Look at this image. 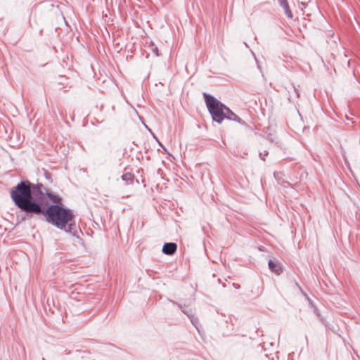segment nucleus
Wrapping results in <instances>:
<instances>
[{
    "instance_id": "nucleus-1",
    "label": "nucleus",
    "mask_w": 360,
    "mask_h": 360,
    "mask_svg": "<svg viewBox=\"0 0 360 360\" xmlns=\"http://www.w3.org/2000/svg\"><path fill=\"white\" fill-rule=\"evenodd\" d=\"M11 198L19 210L20 221L44 217L46 221L60 230L79 238L82 231L75 222L72 211L65 207L58 195L41 183L21 180L10 191Z\"/></svg>"
},
{
    "instance_id": "nucleus-2",
    "label": "nucleus",
    "mask_w": 360,
    "mask_h": 360,
    "mask_svg": "<svg viewBox=\"0 0 360 360\" xmlns=\"http://www.w3.org/2000/svg\"><path fill=\"white\" fill-rule=\"evenodd\" d=\"M202 95L213 121L219 124L221 123L225 119L224 114L227 106L208 93L204 92Z\"/></svg>"
},
{
    "instance_id": "nucleus-3",
    "label": "nucleus",
    "mask_w": 360,
    "mask_h": 360,
    "mask_svg": "<svg viewBox=\"0 0 360 360\" xmlns=\"http://www.w3.org/2000/svg\"><path fill=\"white\" fill-rule=\"evenodd\" d=\"M224 115L226 119L235 121L241 125L249 127L248 124L240 117H239L235 112H233L229 107L226 108Z\"/></svg>"
},
{
    "instance_id": "nucleus-4",
    "label": "nucleus",
    "mask_w": 360,
    "mask_h": 360,
    "mask_svg": "<svg viewBox=\"0 0 360 360\" xmlns=\"http://www.w3.org/2000/svg\"><path fill=\"white\" fill-rule=\"evenodd\" d=\"M268 266L271 271L276 275H280L283 271V267L281 262L269 259L268 262Z\"/></svg>"
},
{
    "instance_id": "nucleus-5",
    "label": "nucleus",
    "mask_w": 360,
    "mask_h": 360,
    "mask_svg": "<svg viewBox=\"0 0 360 360\" xmlns=\"http://www.w3.org/2000/svg\"><path fill=\"white\" fill-rule=\"evenodd\" d=\"M177 250V245L176 243L169 242V243H165L162 252L167 255H173Z\"/></svg>"
},
{
    "instance_id": "nucleus-6",
    "label": "nucleus",
    "mask_w": 360,
    "mask_h": 360,
    "mask_svg": "<svg viewBox=\"0 0 360 360\" xmlns=\"http://www.w3.org/2000/svg\"><path fill=\"white\" fill-rule=\"evenodd\" d=\"M169 301L174 305H176L181 309V311L188 316V319L194 315V312L192 309L188 307H183L182 304L174 300H169Z\"/></svg>"
},
{
    "instance_id": "nucleus-7",
    "label": "nucleus",
    "mask_w": 360,
    "mask_h": 360,
    "mask_svg": "<svg viewBox=\"0 0 360 360\" xmlns=\"http://www.w3.org/2000/svg\"><path fill=\"white\" fill-rule=\"evenodd\" d=\"M122 181H126L128 184H131L134 182V175L130 172H127L121 176Z\"/></svg>"
},
{
    "instance_id": "nucleus-8",
    "label": "nucleus",
    "mask_w": 360,
    "mask_h": 360,
    "mask_svg": "<svg viewBox=\"0 0 360 360\" xmlns=\"http://www.w3.org/2000/svg\"><path fill=\"white\" fill-rule=\"evenodd\" d=\"M281 7L283 8L284 13L286 15V16L288 18H292V16H293L292 13L288 3H287L286 4H285L284 6H283Z\"/></svg>"
},
{
    "instance_id": "nucleus-9",
    "label": "nucleus",
    "mask_w": 360,
    "mask_h": 360,
    "mask_svg": "<svg viewBox=\"0 0 360 360\" xmlns=\"http://www.w3.org/2000/svg\"><path fill=\"white\" fill-rule=\"evenodd\" d=\"M189 319L191 323L193 325V326L197 329L198 331H199L200 323L198 319L196 316H195L194 314L193 316L189 318Z\"/></svg>"
},
{
    "instance_id": "nucleus-10",
    "label": "nucleus",
    "mask_w": 360,
    "mask_h": 360,
    "mask_svg": "<svg viewBox=\"0 0 360 360\" xmlns=\"http://www.w3.org/2000/svg\"><path fill=\"white\" fill-rule=\"evenodd\" d=\"M303 296L304 297V298L307 300L309 304L313 307H314V305H316L314 304V302H313V300L309 297V295L306 293V292H303Z\"/></svg>"
},
{
    "instance_id": "nucleus-11",
    "label": "nucleus",
    "mask_w": 360,
    "mask_h": 360,
    "mask_svg": "<svg viewBox=\"0 0 360 360\" xmlns=\"http://www.w3.org/2000/svg\"><path fill=\"white\" fill-rule=\"evenodd\" d=\"M151 51L156 56H159L160 55L158 48L157 46H154L151 48Z\"/></svg>"
},
{
    "instance_id": "nucleus-12",
    "label": "nucleus",
    "mask_w": 360,
    "mask_h": 360,
    "mask_svg": "<svg viewBox=\"0 0 360 360\" xmlns=\"http://www.w3.org/2000/svg\"><path fill=\"white\" fill-rule=\"evenodd\" d=\"M266 139H267L268 141H269L270 142L273 143V142H274V141H275V137H274V134H268L266 135Z\"/></svg>"
},
{
    "instance_id": "nucleus-13",
    "label": "nucleus",
    "mask_w": 360,
    "mask_h": 360,
    "mask_svg": "<svg viewBox=\"0 0 360 360\" xmlns=\"http://www.w3.org/2000/svg\"><path fill=\"white\" fill-rule=\"evenodd\" d=\"M325 326L330 329L331 331H333V333H336V330L335 328L330 323H325Z\"/></svg>"
},
{
    "instance_id": "nucleus-14",
    "label": "nucleus",
    "mask_w": 360,
    "mask_h": 360,
    "mask_svg": "<svg viewBox=\"0 0 360 360\" xmlns=\"http://www.w3.org/2000/svg\"><path fill=\"white\" fill-rule=\"evenodd\" d=\"M312 308L314 309V313L316 314V316H319V317H321V314L319 312V310L317 308V307L316 305H314V307H313Z\"/></svg>"
},
{
    "instance_id": "nucleus-15",
    "label": "nucleus",
    "mask_w": 360,
    "mask_h": 360,
    "mask_svg": "<svg viewBox=\"0 0 360 360\" xmlns=\"http://www.w3.org/2000/svg\"><path fill=\"white\" fill-rule=\"evenodd\" d=\"M268 151H264V152H261L259 153V157L261 159L264 160V157L268 155Z\"/></svg>"
},
{
    "instance_id": "nucleus-16",
    "label": "nucleus",
    "mask_w": 360,
    "mask_h": 360,
    "mask_svg": "<svg viewBox=\"0 0 360 360\" xmlns=\"http://www.w3.org/2000/svg\"><path fill=\"white\" fill-rule=\"evenodd\" d=\"M278 1L281 6H283L285 4H286L287 3H288L287 0H278Z\"/></svg>"
},
{
    "instance_id": "nucleus-17",
    "label": "nucleus",
    "mask_w": 360,
    "mask_h": 360,
    "mask_svg": "<svg viewBox=\"0 0 360 360\" xmlns=\"http://www.w3.org/2000/svg\"><path fill=\"white\" fill-rule=\"evenodd\" d=\"M295 285L297 287L298 290H300V292L302 293V295H303V292H305L303 289L302 288V287L299 285L298 283L295 282Z\"/></svg>"
},
{
    "instance_id": "nucleus-18",
    "label": "nucleus",
    "mask_w": 360,
    "mask_h": 360,
    "mask_svg": "<svg viewBox=\"0 0 360 360\" xmlns=\"http://www.w3.org/2000/svg\"><path fill=\"white\" fill-rule=\"evenodd\" d=\"M292 88H293V90H294L295 93L296 94L297 97V98L300 97V91H299V90L295 86H293Z\"/></svg>"
},
{
    "instance_id": "nucleus-19",
    "label": "nucleus",
    "mask_w": 360,
    "mask_h": 360,
    "mask_svg": "<svg viewBox=\"0 0 360 360\" xmlns=\"http://www.w3.org/2000/svg\"><path fill=\"white\" fill-rule=\"evenodd\" d=\"M321 322L325 325V323H329L324 317L321 316L319 317Z\"/></svg>"
},
{
    "instance_id": "nucleus-20",
    "label": "nucleus",
    "mask_w": 360,
    "mask_h": 360,
    "mask_svg": "<svg viewBox=\"0 0 360 360\" xmlns=\"http://www.w3.org/2000/svg\"><path fill=\"white\" fill-rule=\"evenodd\" d=\"M158 143L165 151H167L166 148L164 146V145H162V143L160 141H158Z\"/></svg>"
},
{
    "instance_id": "nucleus-21",
    "label": "nucleus",
    "mask_w": 360,
    "mask_h": 360,
    "mask_svg": "<svg viewBox=\"0 0 360 360\" xmlns=\"http://www.w3.org/2000/svg\"><path fill=\"white\" fill-rule=\"evenodd\" d=\"M149 46L151 47V48L155 46V44H154V42L153 41H150V46Z\"/></svg>"
},
{
    "instance_id": "nucleus-22",
    "label": "nucleus",
    "mask_w": 360,
    "mask_h": 360,
    "mask_svg": "<svg viewBox=\"0 0 360 360\" xmlns=\"http://www.w3.org/2000/svg\"><path fill=\"white\" fill-rule=\"evenodd\" d=\"M152 135H153L154 139H155L157 142L160 141L159 139L157 138V136L153 133H152Z\"/></svg>"
},
{
    "instance_id": "nucleus-23",
    "label": "nucleus",
    "mask_w": 360,
    "mask_h": 360,
    "mask_svg": "<svg viewBox=\"0 0 360 360\" xmlns=\"http://www.w3.org/2000/svg\"><path fill=\"white\" fill-rule=\"evenodd\" d=\"M258 249H259L260 251H264V247H262V246H259V247H258Z\"/></svg>"
},
{
    "instance_id": "nucleus-24",
    "label": "nucleus",
    "mask_w": 360,
    "mask_h": 360,
    "mask_svg": "<svg viewBox=\"0 0 360 360\" xmlns=\"http://www.w3.org/2000/svg\"><path fill=\"white\" fill-rule=\"evenodd\" d=\"M301 4H302V6L304 8H305V7H306V6H307V4L303 3V2H302V3H301Z\"/></svg>"
},
{
    "instance_id": "nucleus-25",
    "label": "nucleus",
    "mask_w": 360,
    "mask_h": 360,
    "mask_svg": "<svg viewBox=\"0 0 360 360\" xmlns=\"http://www.w3.org/2000/svg\"><path fill=\"white\" fill-rule=\"evenodd\" d=\"M244 45H245L247 48H248V47H249V46H248V44H247L246 42H244Z\"/></svg>"
}]
</instances>
